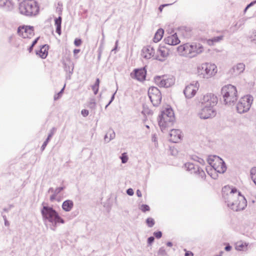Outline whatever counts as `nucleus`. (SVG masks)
<instances>
[{
  "mask_svg": "<svg viewBox=\"0 0 256 256\" xmlns=\"http://www.w3.org/2000/svg\"><path fill=\"white\" fill-rule=\"evenodd\" d=\"M170 140L172 142H178L182 138V132L180 130L173 129L170 132Z\"/></svg>",
  "mask_w": 256,
  "mask_h": 256,
  "instance_id": "412c9836",
  "label": "nucleus"
},
{
  "mask_svg": "<svg viewBox=\"0 0 256 256\" xmlns=\"http://www.w3.org/2000/svg\"><path fill=\"white\" fill-rule=\"evenodd\" d=\"M10 6L11 2L9 0H0V7H10Z\"/></svg>",
  "mask_w": 256,
  "mask_h": 256,
  "instance_id": "473e14b6",
  "label": "nucleus"
},
{
  "mask_svg": "<svg viewBox=\"0 0 256 256\" xmlns=\"http://www.w3.org/2000/svg\"><path fill=\"white\" fill-rule=\"evenodd\" d=\"M126 193L128 195L130 196H132L134 194L133 190L131 188H130L127 190Z\"/></svg>",
  "mask_w": 256,
  "mask_h": 256,
  "instance_id": "49530a36",
  "label": "nucleus"
},
{
  "mask_svg": "<svg viewBox=\"0 0 256 256\" xmlns=\"http://www.w3.org/2000/svg\"><path fill=\"white\" fill-rule=\"evenodd\" d=\"M96 104L94 100L92 99L88 104V107L91 109L94 110L96 108Z\"/></svg>",
  "mask_w": 256,
  "mask_h": 256,
  "instance_id": "c9c22d12",
  "label": "nucleus"
},
{
  "mask_svg": "<svg viewBox=\"0 0 256 256\" xmlns=\"http://www.w3.org/2000/svg\"><path fill=\"white\" fill-rule=\"evenodd\" d=\"M200 84L198 82H194L186 86L184 90V94L187 98H193L198 90Z\"/></svg>",
  "mask_w": 256,
  "mask_h": 256,
  "instance_id": "2eb2a0df",
  "label": "nucleus"
},
{
  "mask_svg": "<svg viewBox=\"0 0 256 256\" xmlns=\"http://www.w3.org/2000/svg\"><path fill=\"white\" fill-rule=\"evenodd\" d=\"M222 253H223V252H220V254H218V256H222Z\"/></svg>",
  "mask_w": 256,
  "mask_h": 256,
  "instance_id": "338daca9",
  "label": "nucleus"
},
{
  "mask_svg": "<svg viewBox=\"0 0 256 256\" xmlns=\"http://www.w3.org/2000/svg\"><path fill=\"white\" fill-rule=\"evenodd\" d=\"M64 189V187H58L54 189L52 188H50L48 190V192L52 193V194L50 196V201L52 202L54 200H56V196L60 193L62 190Z\"/></svg>",
  "mask_w": 256,
  "mask_h": 256,
  "instance_id": "5701e85b",
  "label": "nucleus"
},
{
  "mask_svg": "<svg viewBox=\"0 0 256 256\" xmlns=\"http://www.w3.org/2000/svg\"><path fill=\"white\" fill-rule=\"evenodd\" d=\"M164 30L160 28L158 29L156 33L155 34V35L154 38V41L155 42H159L162 38L163 34H164Z\"/></svg>",
  "mask_w": 256,
  "mask_h": 256,
  "instance_id": "c85d7f7f",
  "label": "nucleus"
},
{
  "mask_svg": "<svg viewBox=\"0 0 256 256\" xmlns=\"http://www.w3.org/2000/svg\"><path fill=\"white\" fill-rule=\"evenodd\" d=\"M154 238L153 236H150L148 239V242L149 244H151L154 241Z\"/></svg>",
  "mask_w": 256,
  "mask_h": 256,
  "instance_id": "09e8293b",
  "label": "nucleus"
},
{
  "mask_svg": "<svg viewBox=\"0 0 256 256\" xmlns=\"http://www.w3.org/2000/svg\"><path fill=\"white\" fill-rule=\"evenodd\" d=\"M248 8H247V6H246V8H245V9L244 10V13L246 12V10H248Z\"/></svg>",
  "mask_w": 256,
  "mask_h": 256,
  "instance_id": "69168bd1",
  "label": "nucleus"
},
{
  "mask_svg": "<svg viewBox=\"0 0 256 256\" xmlns=\"http://www.w3.org/2000/svg\"><path fill=\"white\" fill-rule=\"evenodd\" d=\"M81 114L84 117H86L88 115L89 112L87 110H82L81 111Z\"/></svg>",
  "mask_w": 256,
  "mask_h": 256,
  "instance_id": "a18cd8bd",
  "label": "nucleus"
},
{
  "mask_svg": "<svg viewBox=\"0 0 256 256\" xmlns=\"http://www.w3.org/2000/svg\"><path fill=\"white\" fill-rule=\"evenodd\" d=\"M218 102L217 96L212 93H209L203 96L200 100V104L201 106L215 108Z\"/></svg>",
  "mask_w": 256,
  "mask_h": 256,
  "instance_id": "9b49d317",
  "label": "nucleus"
},
{
  "mask_svg": "<svg viewBox=\"0 0 256 256\" xmlns=\"http://www.w3.org/2000/svg\"><path fill=\"white\" fill-rule=\"evenodd\" d=\"M250 176L252 181L256 180V168H252L250 170Z\"/></svg>",
  "mask_w": 256,
  "mask_h": 256,
  "instance_id": "f704fd0d",
  "label": "nucleus"
},
{
  "mask_svg": "<svg viewBox=\"0 0 256 256\" xmlns=\"http://www.w3.org/2000/svg\"><path fill=\"white\" fill-rule=\"evenodd\" d=\"M74 206V202L71 200H66L63 202L62 204V210L65 212H70L72 210Z\"/></svg>",
  "mask_w": 256,
  "mask_h": 256,
  "instance_id": "a878e982",
  "label": "nucleus"
},
{
  "mask_svg": "<svg viewBox=\"0 0 256 256\" xmlns=\"http://www.w3.org/2000/svg\"><path fill=\"white\" fill-rule=\"evenodd\" d=\"M100 82L99 78H96L95 84L92 86V90L94 94H96L98 92Z\"/></svg>",
  "mask_w": 256,
  "mask_h": 256,
  "instance_id": "2f4dec72",
  "label": "nucleus"
},
{
  "mask_svg": "<svg viewBox=\"0 0 256 256\" xmlns=\"http://www.w3.org/2000/svg\"><path fill=\"white\" fill-rule=\"evenodd\" d=\"M4 224H5V226H8L10 224H9L8 222L6 220V216H4Z\"/></svg>",
  "mask_w": 256,
  "mask_h": 256,
  "instance_id": "864d4df0",
  "label": "nucleus"
},
{
  "mask_svg": "<svg viewBox=\"0 0 256 256\" xmlns=\"http://www.w3.org/2000/svg\"><path fill=\"white\" fill-rule=\"evenodd\" d=\"M80 50L78 49L74 50V54H78L80 52Z\"/></svg>",
  "mask_w": 256,
  "mask_h": 256,
  "instance_id": "052dcab7",
  "label": "nucleus"
},
{
  "mask_svg": "<svg viewBox=\"0 0 256 256\" xmlns=\"http://www.w3.org/2000/svg\"><path fill=\"white\" fill-rule=\"evenodd\" d=\"M33 47L34 46H32V45H31L30 46L28 50H29L30 52L32 50Z\"/></svg>",
  "mask_w": 256,
  "mask_h": 256,
  "instance_id": "0e129e2a",
  "label": "nucleus"
},
{
  "mask_svg": "<svg viewBox=\"0 0 256 256\" xmlns=\"http://www.w3.org/2000/svg\"><path fill=\"white\" fill-rule=\"evenodd\" d=\"M152 140L154 142L156 141V137L155 136V135L153 136L152 138Z\"/></svg>",
  "mask_w": 256,
  "mask_h": 256,
  "instance_id": "e2e57ef3",
  "label": "nucleus"
},
{
  "mask_svg": "<svg viewBox=\"0 0 256 256\" xmlns=\"http://www.w3.org/2000/svg\"><path fill=\"white\" fill-rule=\"evenodd\" d=\"M222 194L227 206L234 211L243 210L247 206L246 199L236 188L224 186L222 189Z\"/></svg>",
  "mask_w": 256,
  "mask_h": 256,
  "instance_id": "f257e3e1",
  "label": "nucleus"
},
{
  "mask_svg": "<svg viewBox=\"0 0 256 256\" xmlns=\"http://www.w3.org/2000/svg\"><path fill=\"white\" fill-rule=\"evenodd\" d=\"M142 56L146 59H150L152 58L154 59L155 50L154 48L150 46L144 47L142 50Z\"/></svg>",
  "mask_w": 256,
  "mask_h": 256,
  "instance_id": "a211bd4d",
  "label": "nucleus"
},
{
  "mask_svg": "<svg viewBox=\"0 0 256 256\" xmlns=\"http://www.w3.org/2000/svg\"><path fill=\"white\" fill-rule=\"evenodd\" d=\"M158 254L162 256L166 255V252L164 248H160L158 250Z\"/></svg>",
  "mask_w": 256,
  "mask_h": 256,
  "instance_id": "79ce46f5",
  "label": "nucleus"
},
{
  "mask_svg": "<svg viewBox=\"0 0 256 256\" xmlns=\"http://www.w3.org/2000/svg\"><path fill=\"white\" fill-rule=\"evenodd\" d=\"M116 134L114 130L110 129L106 132L104 137V140L106 143L109 142L115 138Z\"/></svg>",
  "mask_w": 256,
  "mask_h": 256,
  "instance_id": "b1692460",
  "label": "nucleus"
},
{
  "mask_svg": "<svg viewBox=\"0 0 256 256\" xmlns=\"http://www.w3.org/2000/svg\"><path fill=\"white\" fill-rule=\"evenodd\" d=\"M217 72V67L210 63L202 64L197 68V73L200 78L208 79L214 76Z\"/></svg>",
  "mask_w": 256,
  "mask_h": 256,
  "instance_id": "0eeeda50",
  "label": "nucleus"
},
{
  "mask_svg": "<svg viewBox=\"0 0 256 256\" xmlns=\"http://www.w3.org/2000/svg\"><path fill=\"white\" fill-rule=\"evenodd\" d=\"M120 158L122 160V164L126 163L128 162V158L126 153H123L122 154V156H120Z\"/></svg>",
  "mask_w": 256,
  "mask_h": 256,
  "instance_id": "e433bc0d",
  "label": "nucleus"
},
{
  "mask_svg": "<svg viewBox=\"0 0 256 256\" xmlns=\"http://www.w3.org/2000/svg\"><path fill=\"white\" fill-rule=\"evenodd\" d=\"M172 4H162L160 6V7L158 8V10H159L162 12V9L165 6H170Z\"/></svg>",
  "mask_w": 256,
  "mask_h": 256,
  "instance_id": "de8ad7c7",
  "label": "nucleus"
},
{
  "mask_svg": "<svg viewBox=\"0 0 256 256\" xmlns=\"http://www.w3.org/2000/svg\"><path fill=\"white\" fill-rule=\"evenodd\" d=\"M154 234L156 236V238H160L162 236V233L160 231H158V232H154Z\"/></svg>",
  "mask_w": 256,
  "mask_h": 256,
  "instance_id": "37998d69",
  "label": "nucleus"
},
{
  "mask_svg": "<svg viewBox=\"0 0 256 256\" xmlns=\"http://www.w3.org/2000/svg\"><path fill=\"white\" fill-rule=\"evenodd\" d=\"M224 38L223 36H216L210 39H208L207 40L206 42L210 46H213L216 43L219 42H221Z\"/></svg>",
  "mask_w": 256,
  "mask_h": 256,
  "instance_id": "bb28decb",
  "label": "nucleus"
},
{
  "mask_svg": "<svg viewBox=\"0 0 256 256\" xmlns=\"http://www.w3.org/2000/svg\"><path fill=\"white\" fill-rule=\"evenodd\" d=\"M175 118L174 111L171 108H166L162 111L158 118V124L162 131L172 126Z\"/></svg>",
  "mask_w": 256,
  "mask_h": 256,
  "instance_id": "39448f33",
  "label": "nucleus"
},
{
  "mask_svg": "<svg viewBox=\"0 0 256 256\" xmlns=\"http://www.w3.org/2000/svg\"><path fill=\"white\" fill-rule=\"evenodd\" d=\"M166 44L169 45H176L180 42L176 34L170 36L164 39Z\"/></svg>",
  "mask_w": 256,
  "mask_h": 256,
  "instance_id": "4be33fe9",
  "label": "nucleus"
},
{
  "mask_svg": "<svg viewBox=\"0 0 256 256\" xmlns=\"http://www.w3.org/2000/svg\"><path fill=\"white\" fill-rule=\"evenodd\" d=\"M252 102L253 97L250 95H247L242 98L236 106L238 112L240 114L247 112L250 110Z\"/></svg>",
  "mask_w": 256,
  "mask_h": 256,
  "instance_id": "1a4fd4ad",
  "label": "nucleus"
},
{
  "mask_svg": "<svg viewBox=\"0 0 256 256\" xmlns=\"http://www.w3.org/2000/svg\"><path fill=\"white\" fill-rule=\"evenodd\" d=\"M208 162L210 166L207 167L206 170L208 173L210 174L208 169L212 168L218 173H224L226 169V164L224 160L218 156H212L208 158Z\"/></svg>",
  "mask_w": 256,
  "mask_h": 256,
  "instance_id": "6e6552de",
  "label": "nucleus"
},
{
  "mask_svg": "<svg viewBox=\"0 0 256 256\" xmlns=\"http://www.w3.org/2000/svg\"><path fill=\"white\" fill-rule=\"evenodd\" d=\"M19 10L20 13L24 15L33 16L38 13L39 6L34 0H24L20 4Z\"/></svg>",
  "mask_w": 256,
  "mask_h": 256,
  "instance_id": "423d86ee",
  "label": "nucleus"
},
{
  "mask_svg": "<svg viewBox=\"0 0 256 256\" xmlns=\"http://www.w3.org/2000/svg\"><path fill=\"white\" fill-rule=\"evenodd\" d=\"M74 44L76 46H78L82 44V40L80 39L76 38L74 40Z\"/></svg>",
  "mask_w": 256,
  "mask_h": 256,
  "instance_id": "c03bdc74",
  "label": "nucleus"
},
{
  "mask_svg": "<svg viewBox=\"0 0 256 256\" xmlns=\"http://www.w3.org/2000/svg\"><path fill=\"white\" fill-rule=\"evenodd\" d=\"M256 4V0L251 2L250 4L247 6V8H250L254 4Z\"/></svg>",
  "mask_w": 256,
  "mask_h": 256,
  "instance_id": "3c124183",
  "label": "nucleus"
},
{
  "mask_svg": "<svg viewBox=\"0 0 256 256\" xmlns=\"http://www.w3.org/2000/svg\"><path fill=\"white\" fill-rule=\"evenodd\" d=\"M55 130H56V128H52V130H51L50 133L48 134L47 138L44 142L43 143V144H42V146L41 147V148H42V150H44V148H46V147L47 146L49 140H50V138L53 136Z\"/></svg>",
  "mask_w": 256,
  "mask_h": 256,
  "instance_id": "7c9ffc66",
  "label": "nucleus"
},
{
  "mask_svg": "<svg viewBox=\"0 0 256 256\" xmlns=\"http://www.w3.org/2000/svg\"><path fill=\"white\" fill-rule=\"evenodd\" d=\"M114 94H113V95L112 96V98H111V100H110V102H108V104L106 106V108L112 102V100H114Z\"/></svg>",
  "mask_w": 256,
  "mask_h": 256,
  "instance_id": "603ef678",
  "label": "nucleus"
},
{
  "mask_svg": "<svg viewBox=\"0 0 256 256\" xmlns=\"http://www.w3.org/2000/svg\"><path fill=\"white\" fill-rule=\"evenodd\" d=\"M44 222L46 224H50V228L55 230L58 224H64V220L59 216L58 212L52 208L44 206L41 210Z\"/></svg>",
  "mask_w": 256,
  "mask_h": 256,
  "instance_id": "f03ea898",
  "label": "nucleus"
},
{
  "mask_svg": "<svg viewBox=\"0 0 256 256\" xmlns=\"http://www.w3.org/2000/svg\"><path fill=\"white\" fill-rule=\"evenodd\" d=\"M166 245L168 246H172V242H168L166 243Z\"/></svg>",
  "mask_w": 256,
  "mask_h": 256,
  "instance_id": "680f3d73",
  "label": "nucleus"
},
{
  "mask_svg": "<svg viewBox=\"0 0 256 256\" xmlns=\"http://www.w3.org/2000/svg\"><path fill=\"white\" fill-rule=\"evenodd\" d=\"M39 38H36L32 42V46H34L38 42V40Z\"/></svg>",
  "mask_w": 256,
  "mask_h": 256,
  "instance_id": "4d7b16f0",
  "label": "nucleus"
},
{
  "mask_svg": "<svg viewBox=\"0 0 256 256\" xmlns=\"http://www.w3.org/2000/svg\"><path fill=\"white\" fill-rule=\"evenodd\" d=\"M18 35L24 38H30L34 35V28L30 26H20L18 30Z\"/></svg>",
  "mask_w": 256,
  "mask_h": 256,
  "instance_id": "dca6fc26",
  "label": "nucleus"
},
{
  "mask_svg": "<svg viewBox=\"0 0 256 256\" xmlns=\"http://www.w3.org/2000/svg\"><path fill=\"white\" fill-rule=\"evenodd\" d=\"M148 96L154 106H158L161 102L162 96L160 90L155 86H151L148 90Z\"/></svg>",
  "mask_w": 256,
  "mask_h": 256,
  "instance_id": "9d476101",
  "label": "nucleus"
},
{
  "mask_svg": "<svg viewBox=\"0 0 256 256\" xmlns=\"http://www.w3.org/2000/svg\"><path fill=\"white\" fill-rule=\"evenodd\" d=\"M248 244L245 242L240 241L236 244L235 248L237 250L244 251L247 250Z\"/></svg>",
  "mask_w": 256,
  "mask_h": 256,
  "instance_id": "cd10ccee",
  "label": "nucleus"
},
{
  "mask_svg": "<svg viewBox=\"0 0 256 256\" xmlns=\"http://www.w3.org/2000/svg\"><path fill=\"white\" fill-rule=\"evenodd\" d=\"M216 114V108L201 106L198 116L201 119H208L214 117Z\"/></svg>",
  "mask_w": 256,
  "mask_h": 256,
  "instance_id": "4468645a",
  "label": "nucleus"
},
{
  "mask_svg": "<svg viewBox=\"0 0 256 256\" xmlns=\"http://www.w3.org/2000/svg\"><path fill=\"white\" fill-rule=\"evenodd\" d=\"M224 249L226 251H230L232 249V246L228 244L225 247Z\"/></svg>",
  "mask_w": 256,
  "mask_h": 256,
  "instance_id": "5fc2aeb1",
  "label": "nucleus"
},
{
  "mask_svg": "<svg viewBox=\"0 0 256 256\" xmlns=\"http://www.w3.org/2000/svg\"><path fill=\"white\" fill-rule=\"evenodd\" d=\"M196 158L197 160H198L200 164H202L204 162V160L200 158Z\"/></svg>",
  "mask_w": 256,
  "mask_h": 256,
  "instance_id": "13d9d810",
  "label": "nucleus"
},
{
  "mask_svg": "<svg viewBox=\"0 0 256 256\" xmlns=\"http://www.w3.org/2000/svg\"><path fill=\"white\" fill-rule=\"evenodd\" d=\"M73 70H74V66L72 64L71 66H66L65 70L67 72H68L70 74H72Z\"/></svg>",
  "mask_w": 256,
  "mask_h": 256,
  "instance_id": "58836bf2",
  "label": "nucleus"
},
{
  "mask_svg": "<svg viewBox=\"0 0 256 256\" xmlns=\"http://www.w3.org/2000/svg\"><path fill=\"white\" fill-rule=\"evenodd\" d=\"M202 46L200 44L187 43L180 46L177 48V50L181 56L192 58L200 54L204 51Z\"/></svg>",
  "mask_w": 256,
  "mask_h": 256,
  "instance_id": "7ed1b4c3",
  "label": "nucleus"
},
{
  "mask_svg": "<svg viewBox=\"0 0 256 256\" xmlns=\"http://www.w3.org/2000/svg\"><path fill=\"white\" fill-rule=\"evenodd\" d=\"M132 78L136 79L139 81H142L145 80L146 76V70L144 68L135 69L134 72L130 74Z\"/></svg>",
  "mask_w": 256,
  "mask_h": 256,
  "instance_id": "6ab92c4d",
  "label": "nucleus"
},
{
  "mask_svg": "<svg viewBox=\"0 0 256 256\" xmlns=\"http://www.w3.org/2000/svg\"><path fill=\"white\" fill-rule=\"evenodd\" d=\"M170 50L168 48L165 46H160L155 54L154 59L160 62L165 60L169 55Z\"/></svg>",
  "mask_w": 256,
  "mask_h": 256,
  "instance_id": "f3484780",
  "label": "nucleus"
},
{
  "mask_svg": "<svg viewBox=\"0 0 256 256\" xmlns=\"http://www.w3.org/2000/svg\"><path fill=\"white\" fill-rule=\"evenodd\" d=\"M146 222L148 226L150 228L153 226L154 224V220L151 218H148L146 219Z\"/></svg>",
  "mask_w": 256,
  "mask_h": 256,
  "instance_id": "4c0bfd02",
  "label": "nucleus"
},
{
  "mask_svg": "<svg viewBox=\"0 0 256 256\" xmlns=\"http://www.w3.org/2000/svg\"><path fill=\"white\" fill-rule=\"evenodd\" d=\"M245 69V64L243 63H238L234 66L229 71L232 76H236L242 73Z\"/></svg>",
  "mask_w": 256,
  "mask_h": 256,
  "instance_id": "aec40b11",
  "label": "nucleus"
},
{
  "mask_svg": "<svg viewBox=\"0 0 256 256\" xmlns=\"http://www.w3.org/2000/svg\"><path fill=\"white\" fill-rule=\"evenodd\" d=\"M64 88V86L63 87V88L61 90L58 94L54 95V100H58L61 96V95L63 92Z\"/></svg>",
  "mask_w": 256,
  "mask_h": 256,
  "instance_id": "a19ab883",
  "label": "nucleus"
},
{
  "mask_svg": "<svg viewBox=\"0 0 256 256\" xmlns=\"http://www.w3.org/2000/svg\"><path fill=\"white\" fill-rule=\"evenodd\" d=\"M194 254L192 252L187 251L185 254V256H193Z\"/></svg>",
  "mask_w": 256,
  "mask_h": 256,
  "instance_id": "8fccbe9b",
  "label": "nucleus"
},
{
  "mask_svg": "<svg viewBox=\"0 0 256 256\" xmlns=\"http://www.w3.org/2000/svg\"><path fill=\"white\" fill-rule=\"evenodd\" d=\"M222 94L225 104L230 106L234 104L238 100V92L236 88L232 85L228 84L222 88Z\"/></svg>",
  "mask_w": 256,
  "mask_h": 256,
  "instance_id": "20e7f679",
  "label": "nucleus"
},
{
  "mask_svg": "<svg viewBox=\"0 0 256 256\" xmlns=\"http://www.w3.org/2000/svg\"><path fill=\"white\" fill-rule=\"evenodd\" d=\"M136 195L138 196V197H141L142 194V192H141L140 191V190H138L136 192Z\"/></svg>",
  "mask_w": 256,
  "mask_h": 256,
  "instance_id": "6e6d98bb",
  "label": "nucleus"
},
{
  "mask_svg": "<svg viewBox=\"0 0 256 256\" xmlns=\"http://www.w3.org/2000/svg\"><path fill=\"white\" fill-rule=\"evenodd\" d=\"M55 25L56 26V32L60 35L61 34V23H62V18L59 16L58 18L55 19L54 20Z\"/></svg>",
  "mask_w": 256,
  "mask_h": 256,
  "instance_id": "c756f323",
  "label": "nucleus"
},
{
  "mask_svg": "<svg viewBox=\"0 0 256 256\" xmlns=\"http://www.w3.org/2000/svg\"><path fill=\"white\" fill-rule=\"evenodd\" d=\"M48 45L42 46L40 50L36 52V54L39 55L42 58H45L48 56Z\"/></svg>",
  "mask_w": 256,
  "mask_h": 256,
  "instance_id": "393cba45",
  "label": "nucleus"
},
{
  "mask_svg": "<svg viewBox=\"0 0 256 256\" xmlns=\"http://www.w3.org/2000/svg\"><path fill=\"white\" fill-rule=\"evenodd\" d=\"M253 182H254L255 184L256 185V180H254V181H253Z\"/></svg>",
  "mask_w": 256,
  "mask_h": 256,
  "instance_id": "774afa93",
  "label": "nucleus"
},
{
  "mask_svg": "<svg viewBox=\"0 0 256 256\" xmlns=\"http://www.w3.org/2000/svg\"><path fill=\"white\" fill-rule=\"evenodd\" d=\"M118 40H116V46H115V47L114 48H113V49L112 50V51H114V50H116L117 47H118Z\"/></svg>",
  "mask_w": 256,
  "mask_h": 256,
  "instance_id": "bf43d9fd",
  "label": "nucleus"
},
{
  "mask_svg": "<svg viewBox=\"0 0 256 256\" xmlns=\"http://www.w3.org/2000/svg\"><path fill=\"white\" fill-rule=\"evenodd\" d=\"M154 81L159 86L168 88L174 84L175 78L172 76H157L154 78Z\"/></svg>",
  "mask_w": 256,
  "mask_h": 256,
  "instance_id": "f8f14e48",
  "label": "nucleus"
},
{
  "mask_svg": "<svg viewBox=\"0 0 256 256\" xmlns=\"http://www.w3.org/2000/svg\"><path fill=\"white\" fill-rule=\"evenodd\" d=\"M248 38L251 42L256 44V30L252 32L248 36Z\"/></svg>",
  "mask_w": 256,
  "mask_h": 256,
  "instance_id": "72a5a7b5",
  "label": "nucleus"
},
{
  "mask_svg": "<svg viewBox=\"0 0 256 256\" xmlns=\"http://www.w3.org/2000/svg\"><path fill=\"white\" fill-rule=\"evenodd\" d=\"M140 208L143 212L149 211L150 210L149 206L146 204L141 205Z\"/></svg>",
  "mask_w": 256,
  "mask_h": 256,
  "instance_id": "ea45409f",
  "label": "nucleus"
},
{
  "mask_svg": "<svg viewBox=\"0 0 256 256\" xmlns=\"http://www.w3.org/2000/svg\"><path fill=\"white\" fill-rule=\"evenodd\" d=\"M184 168L198 177L204 179L206 177V174L204 170L194 164L187 162L184 164Z\"/></svg>",
  "mask_w": 256,
  "mask_h": 256,
  "instance_id": "ddd939ff",
  "label": "nucleus"
}]
</instances>
